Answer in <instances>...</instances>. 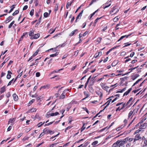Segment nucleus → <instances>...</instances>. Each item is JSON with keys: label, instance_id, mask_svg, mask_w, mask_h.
<instances>
[{"label": "nucleus", "instance_id": "nucleus-1", "mask_svg": "<svg viewBox=\"0 0 147 147\" xmlns=\"http://www.w3.org/2000/svg\"><path fill=\"white\" fill-rule=\"evenodd\" d=\"M127 140L124 139L122 140H119V147H124L125 144L127 143Z\"/></svg>", "mask_w": 147, "mask_h": 147}, {"label": "nucleus", "instance_id": "nucleus-2", "mask_svg": "<svg viewBox=\"0 0 147 147\" xmlns=\"http://www.w3.org/2000/svg\"><path fill=\"white\" fill-rule=\"evenodd\" d=\"M147 126V123H144L143 124H140L139 128L140 129H145Z\"/></svg>", "mask_w": 147, "mask_h": 147}, {"label": "nucleus", "instance_id": "nucleus-3", "mask_svg": "<svg viewBox=\"0 0 147 147\" xmlns=\"http://www.w3.org/2000/svg\"><path fill=\"white\" fill-rule=\"evenodd\" d=\"M132 100L133 98L132 97H131L130 98L129 100L127 102L126 104V106H127L129 105V107H130L132 103Z\"/></svg>", "mask_w": 147, "mask_h": 147}, {"label": "nucleus", "instance_id": "nucleus-4", "mask_svg": "<svg viewBox=\"0 0 147 147\" xmlns=\"http://www.w3.org/2000/svg\"><path fill=\"white\" fill-rule=\"evenodd\" d=\"M44 132L46 134H51V132H52V131L51 130H50L48 128H46L44 129L43 130Z\"/></svg>", "mask_w": 147, "mask_h": 147}, {"label": "nucleus", "instance_id": "nucleus-5", "mask_svg": "<svg viewBox=\"0 0 147 147\" xmlns=\"http://www.w3.org/2000/svg\"><path fill=\"white\" fill-rule=\"evenodd\" d=\"M68 90V89L67 90H65L63 92V93L59 96V98L60 99H63L65 98L66 91V90Z\"/></svg>", "mask_w": 147, "mask_h": 147}, {"label": "nucleus", "instance_id": "nucleus-6", "mask_svg": "<svg viewBox=\"0 0 147 147\" xmlns=\"http://www.w3.org/2000/svg\"><path fill=\"white\" fill-rule=\"evenodd\" d=\"M78 32V30L77 29H76L72 31L71 33L69 34V36H72L75 34V33H77Z\"/></svg>", "mask_w": 147, "mask_h": 147}, {"label": "nucleus", "instance_id": "nucleus-7", "mask_svg": "<svg viewBox=\"0 0 147 147\" xmlns=\"http://www.w3.org/2000/svg\"><path fill=\"white\" fill-rule=\"evenodd\" d=\"M15 119L14 118H11L9 119L8 121V124L9 123H11V125H13V122L15 121Z\"/></svg>", "mask_w": 147, "mask_h": 147}, {"label": "nucleus", "instance_id": "nucleus-8", "mask_svg": "<svg viewBox=\"0 0 147 147\" xmlns=\"http://www.w3.org/2000/svg\"><path fill=\"white\" fill-rule=\"evenodd\" d=\"M7 72L8 74L7 76V78L8 79H9L11 77V74H12V73L11 71H7Z\"/></svg>", "mask_w": 147, "mask_h": 147}, {"label": "nucleus", "instance_id": "nucleus-9", "mask_svg": "<svg viewBox=\"0 0 147 147\" xmlns=\"http://www.w3.org/2000/svg\"><path fill=\"white\" fill-rule=\"evenodd\" d=\"M110 2V1H109V2H107L106 3H105V5H106L105 7L104 6L103 8L104 9H105L109 7L111 5V3H109Z\"/></svg>", "mask_w": 147, "mask_h": 147}, {"label": "nucleus", "instance_id": "nucleus-10", "mask_svg": "<svg viewBox=\"0 0 147 147\" xmlns=\"http://www.w3.org/2000/svg\"><path fill=\"white\" fill-rule=\"evenodd\" d=\"M84 10H83L76 17V20H77L79 19H80L81 18L82 16V14L83 13Z\"/></svg>", "mask_w": 147, "mask_h": 147}, {"label": "nucleus", "instance_id": "nucleus-11", "mask_svg": "<svg viewBox=\"0 0 147 147\" xmlns=\"http://www.w3.org/2000/svg\"><path fill=\"white\" fill-rule=\"evenodd\" d=\"M13 18L12 16H10L7 18L5 22L6 23H7L9 22L10 21H11Z\"/></svg>", "mask_w": 147, "mask_h": 147}, {"label": "nucleus", "instance_id": "nucleus-12", "mask_svg": "<svg viewBox=\"0 0 147 147\" xmlns=\"http://www.w3.org/2000/svg\"><path fill=\"white\" fill-rule=\"evenodd\" d=\"M13 99L15 101H17L18 100V97L17 95L16 94H13Z\"/></svg>", "mask_w": 147, "mask_h": 147}, {"label": "nucleus", "instance_id": "nucleus-13", "mask_svg": "<svg viewBox=\"0 0 147 147\" xmlns=\"http://www.w3.org/2000/svg\"><path fill=\"white\" fill-rule=\"evenodd\" d=\"M119 140H118L116 142L114 143L112 147H116L117 146H119Z\"/></svg>", "mask_w": 147, "mask_h": 147}, {"label": "nucleus", "instance_id": "nucleus-14", "mask_svg": "<svg viewBox=\"0 0 147 147\" xmlns=\"http://www.w3.org/2000/svg\"><path fill=\"white\" fill-rule=\"evenodd\" d=\"M74 1V0H72V1L70 3L68 2L67 3L66 6V8L67 9H68L69 6H71V4L72 3H73Z\"/></svg>", "mask_w": 147, "mask_h": 147}, {"label": "nucleus", "instance_id": "nucleus-15", "mask_svg": "<svg viewBox=\"0 0 147 147\" xmlns=\"http://www.w3.org/2000/svg\"><path fill=\"white\" fill-rule=\"evenodd\" d=\"M102 87L103 89L106 90V91H107L108 89L109 88L108 86L105 85H102Z\"/></svg>", "mask_w": 147, "mask_h": 147}, {"label": "nucleus", "instance_id": "nucleus-16", "mask_svg": "<svg viewBox=\"0 0 147 147\" xmlns=\"http://www.w3.org/2000/svg\"><path fill=\"white\" fill-rule=\"evenodd\" d=\"M49 85H45L43 86H42L40 88V90L42 88H43L44 89H48L49 88Z\"/></svg>", "mask_w": 147, "mask_h": 147}, {"label": "nucleus", "instance_id": "nucleus-17", "mask_svg": "<svg viewBox=\"0 0 147 147\" xmlns=\"http://www.w3.org/2000/svg\"><path fill=\"white\" fill-rule=\"evenodd\" d=\"M34 31L33 30H31L29 33L28 35L30 36H32L33 35Z\"/></svg>", "mask_w": 147, "mask_h": 147}, {"label": "nucleus", "instance_id": "nucleus-18", "mask_svg": "<svg viewBox=\"0 0 147 147\" xmlns=\"http://www.w3.org/2000/svg\"><path fill=\"white\" fill-rule=\"evenodd\" d=\"M133 139L134 138H129L128 137H127L125 138L124 139V140L126 139V140H127V142L128 141L129 142H131L133 140Z\"/></svg>", "mask_w": 147, "mask_h": 147}, {"label": "nucleus", "instance_id": "nucleus-19", "mask_svg": "<svg viewBox=\"0 0 147 147\" xmlns=\"http://www.w3.org/2000/svg\"><path fill=\"white\" fill-rule=\"evenodd\" d=\"M40 36V34L39 33L35 34L34 36V39H37Z\"/></svg>", "mask_w": 147, "mask_h": 147}, {"label": "nucleus", "instance_id": "nucleus-20", "mask_svg": "<svg viewBox=\"0 0 147 147\" xmlns=\"http://www.w3.org/2000/svg\"><path fill=\"white\" fill-rule=\"evenodd\" d=\"M84 94L86 96L83 99H82V100L85 99L86 98H87L89 96V95L88 94L87 92H84Z\"/></svg>", "mask_w": 147, "mask_h": 147}, {"label": "nucleus", "instance_id": "nucleus-21", "mask_svg": "<svg viewBox=\"0 0 147 147\" xmlns=\"http://www.w3.org/2000/svg\"><path fill=\"white\" fill-rule=\"evenodd\" d=\"M118 63L117 61H114L112 63V66H115Z\"/></svg>", "mask_w": 147, "mask_h": 147}, {"label": "nucleus", "instance_id": "nucleus-22", "mask_svg": "<svg viewBox=\"0 0 147 147\" xmlns=\"http://www.w3.org/2000/svg\"><path fill=\"white\" fill-rule=\"evenodd\" d=\"M91 78V76H90L88 78L85 84V88H86V87L87 86L89 82V81L90 79Z\"/></svg>", "mask_w": 147, "mask_h": 147}, {"label": "nucleus", "instance_id": "nucleus-23", "mask_svg": "<svg viewBox=\"0 0 147 147\" xmlns=\"http://www.w3.org/2000/svg\"><path fill=\"white\" fill-rule=\"evenodd\" d=\"M102 18V17H101L100 18H97L94 21V26H95L96 25V23L98 21V20L100 19L101 18Z\"/></svg>", "mask_w": 147, "mask_h": 147}, {"label": "nucleus", "instance_id": "nucleus-24", "mask_svg": "<svg viewBox=\"0 0 147 147\" xmlns=\"http://www.w3.org/2000/svg\"><path fill=\"white\" fill-rule=\"evenodd\" d=\"M5 91V86H3L1 88V89L0 92L1 93L4 92Z\"/></svg>", "mask_w": 147, "mask_h": 147}, {"label": "nucleus", "instance_id": "nucleus-25", "mask_svg": "<svg viewBox=\"0 0 147 147\" xmlns=\"http://www.w3.org/2000/svg\"><path fill=\"white\" fill-rule=\"evenodd\" d=\"M59 113L58 112H56L55 113H52L51 114V116H54L57 115H58Z\"/></svg>", "mask_w": 147, "mask_h": 147}, {"label": "nucleus", "instance_id": "nucleus-26", "mask_svg": "<svg viewBox=\"0 0 147 147\" xmlns=\"http://www.w3.org/2000/svg\"><path fill=\"white\" fill-rule=\"evenodd\" d=\"M58 7H59L58 4H56V5L55 6V8H54V11H55V12L58 10Z\"/></svg>", "mask_w": 147, "mask_h": 147}, {"label": "nucleus", "instance_id": "nucleus-27", "mask_svg": "<svg viewBox=\"0 0 147 147\" xmlns=\"http://www.w3.org/2000/svg\"><path fill=\"white\" fill-rule=\"evenodd\" d=\"M133 113H134V111H131L129 112V113L128 116V118H130V117H131Z\"/></svg>", "mask_w": 147, "mask_h": 147}, {"label": "nucleus", "instance_id": "nucleus-28", "mask_svg": "<svg viewBox=\"0 0 147 147\" xmlns=\"http://www.w3.org/2000/svg\"><path fill=\"white\" fill-rule=\"evenodd\" d=\"M58 54H59L58 53L56 52L55 54L50 55V56L51 57H54L57 56Z\"/></svg>", "mask_w": 147, "mask_h": 147}, {"label": "nucleus", "instance_id": "nucleus-29", "mask_svg": "<svg viewBox=\"0 0 147 147\" xmlns=\"http://www.w3.org/2000/svg\"><path fill=\"white\" fill-rule=\"evenodd\" d=\"M95 81V80H94L92 79H91L90 82V84L91 86H92L94 84V82Z\"/></svg>", "mask_w": 147, "mask_h": 147}, {"label": "nucleus", "instance_id": "nucleus-30", "mask_svg": "<svg viewBox=\"0 0 147 147\" xmlns=\"http://www.w3.org/2000/svg\"><path fill=\"white\" fill-rule=\"evenodd\" d=\"M119 18H118V16H117V17H115V18L113 19V20L114 22H117V21H118V20L119 19Z\"/></svg>", "mask_w": 147, "mask_h": 147}, {"label": "nucleus", "instance_id": "nucleus-31", "mask_svg": "<svg viewBox=\"0 0 147 147\" xmlns=\"http://www.w3.org/2000/svg\"><path fill=\"white\" fill-rule=\"evenodd\" d=\"M49 15V14L46 12L44 14V17L45 18L48 17Z\"/></svg>", "mask_w": 147, "mask_h": 147}, {"label": "nucleus", "instance_id": "nucleus-32", "mask_svg": "<svg viewBox=\"0 0 147 147\" xmlns=\"http://www.w3.org/2000/svg\"><path fill=\"white\" fill-rule=\"evenodd\" d=\"M44 123H45V122H44L43 123L42 122L39 123L37 125L38 126V127H40L42 125H43Z\"/></svg>", "mask_w": 147, "mask_h": 147}, {"label": "nucleus", "instance_id": "nucleus-33", "mask_svg": "<svg viewBox=\"0 0 147 147\" xmlns=\"http://www.w3.org/2000/svg\"><path fill=\"white\" fill-rule=\"evenodd\" d=\"M98 141H95L94 142H93L92 143V145L94 146H95L97 144H98Z\"/></svg>", "mask_w": 147, "mask_h": 147}, {"label": "nucleus", "instance_id": "nucleus-34", "mask_svg": "<svg viewBox=\"0 0 147 147\" xmlns=\"http://www.w3.org/2000/svg\"><path fill=\"white\" fill-rule=\"evenodd\" d=\"M19 12V11L18 10H16L15 12L13 13L12 15L14 16L16 15L17 14H18Z\"/></svg>", "mask_w": 147, "mask_h": 147}, {"label": "nucleus", "instance_id": "nucleus-35", "mask_svg": "<svg viewBox=\"0 0 147 147\" xmlns=\"http://www.w3.org/2000/svg\"><path fill=\"white\" fill-rule=\"evenodd\" d=\"M34 12V9H32L30 13V15L31 16H32L33 15Z\"/></svg>", "mask_w": 147, "mask_h": 147}, {"label": "nucleus", "instance_id": "nucleus-36", "mask_svg": "<svg viewBox=\"0 0 147 147\" xmlns=\"http://www.w3.org/2000/svg\"><path fill=\"white\" fill-rule=\"evenodd\" d=\"M14 21H13L12 22L9 24V25L8 26V28H10L11 26H12V25L14 24Z\"/></svg>", "mask_w": 147, "mask_h": 147}, {"label": "nucleus", "instance_id": "nucleus-37", "mask_svg": "<svg viewBox=\"0 0 147 147\" xmlns=\"http://www.w3.org/2000/svg\"><path fill=\"white\" fill-rule=\"evenodd\" d=\"M126 88H123L122 90H121L118 91H117V92L122 93L123 92L125 91V90Z\"/></svg>", "mask_w": 147, "mask_h": 147}, {"label": "nucleus", "instance_id": "nucleus-38", "mask_svg": "<svg viewBox=\"0 0 147 147\" xmlns=\"http://www.w3.org/2000/svg\"><path fill=\"white\" fill-rule=\"evenodd\" d=\"M98 9L95 11L94 13L91 15L90 19L98 11Z\"/></svg>", "mask_w": 147, "mask_h": 147}, {"label": "nucleus", "instance_id": "nucleus-39", "mask_svg": "<svg viewBox=\"0 0 147 147\" xmlns=\"http://www.w3.org/2000/svg\"><path fill=\"white\" fill-rule=\"evenodd\" d=\"M135 137L136 138H138V140L141 138V137L140 136V135L139 134H137Z\"/></svg>", "mask_w": 147, "mask_h": 147}, {"label": "nucleus", "instance_id": "nucleus-40", "mask_svg": "<svg viewBox=\"0 0 147 147\" xmlns=\"http://www.w3.org/2000/svg\"><path fill=\"white\" fill-rule=\"evenodd\" d=\"M45 133V132H44V131H43V132L41 133V134H40L39 138L41 137H42L43 136Z\"/></svg>", "mask_w": 147, "mask_h": 147}, {"label": "nucleus", "instance_id": "nucleus-41", "mask_svg": "<svg viewBox=\"0 0 147 147\" xmlns=\"http://www.w3.org/2000/svg\"><path fill=\"white\" fill-rule=\"evenodd\" d=\"M71 127H72L71 126H68L65 129V132H66V131L67 130L70 129V128H71Z\"/></svg>", "mask_w": 147, "mask_h": 147}, {"label": "nucleus", "instance_id": "nucleus-42", "mask_svg": "<svg viewBox=\"0 0 147 147\" xmlns=\"http://www.w3.org/2000/svg\"><path fill=\"white\" fill-rule=\"evenodd\" d=\"M140 131H141V130L140 129H139L137 130H136L134 132V134H136L137 133H138Z\"/></svg>", "mask_w": 147, "mask_h": 147}, {"label": "nucleus", "instance_id": "nucleus-43", "mask_svg": "<svg viewBox=\"0 0 147 147\" xmlns=\"http://www.w3.org/2000/svg\"><path fill=\"white\" fill-rule=\"evenodd\" d=\"M111 100V99H110L109 100L107 101V102L105 103V104H106V103L107 104V106H108L109 105V103H110Z\"/></svg>", "mask_w": 147, "mask_h": 147}, {"label": "nucleus", "instance_id": "nucleus-44", "mask_svg": "<svg viewBox=\"0 0 147 147\" xmlns=\"http://www.w3.org/2000/svg\"><path fill=\"white\" fill-rule=\"evenodd\" d=\"M14 79H13L11 80L8 83L7 86H9L11 85V84L12 83V82L13 81Z\"/></svg>", "mask_w": 147, "mask_h": 147}, {"label": "nucleus", "instance_id": "nucleus-45", "mask_svg": "<svg viewBox=\"0 0 147 147\" xmlns=\"http://www.w3.org/2000/svg\"><path fill=\"white\" fill-rule=\"evenodd\" d=\"M39 52V51L38 50H37L36 52H35L34 53V54H33V56H34V57L36 56V55L38 53V52Z\"/></svg>", "mask_w": 147, "mask_h": 147}, {"label": "nucleus", "instance_id": "nucleus-46", "mask_svg": "<svg viewBox=\"0 0 147 147\" xmlns=\"http://www.w3.org/2000/svg\"><path fill=\"white\" fill-rule=\"evenodd\" d=\"M14 6V5H13L12 6V7H13L11 8L10 10L9 13L11 12L13 10V9L14 8V7H13V6Z\"/></svg>", "mask_w": 147, "mask_h": 147}, {"label": "nucleus", "instance_id": "nucleus-47", "mask_svg": "<svg viewBox=\"0 0 147 147\" xmlns=\"http://www.w3.org/2000/svg\"><path fill=\"white\" fill-rule=\"evenodd\" d=\"M36 110V108H32L31 109V112H35Z\"/></svg>", "mask_w": 147, "mask_h": 147}, {"label": "nucleus", "instance_id": "nucleus-48", "mask_svg": "<svg viewBox=\"0 0 147 147\" xmlns=\"http://www.w3.org/2000/svg\"><path fill=\"white\" fill-rule=\"evenodd\" d=\"M85 125V124H83V125L81 128V131L84 130V129L86 128L84 126Z\"/></svg>", "mask_w": 147, "mask_h": 147}, {"label": "nucleus", "instance_id": "nucleus-49", "mask_svg": "<svg viewBox=\"0 0 147 147\" xmlns=\"http://www.w3.org/2000/svg\"><path fill=\"white\" fill-rule=\"evenodd\" d=\"M102 38L101 37H99L97 39V41L98 42H100Z\"/></svg>", "mask_w": 147, "mask_h": 147}, {"label": "nucleus", "instance_id": "nucleus-50", "mask_svg": "<svg viewBox=\"0 0 147 147\" xmlns=\"http://www.w3.org/2000/svg\"><path fill=\"white\" fill-rule=\"evenodd\" d=\"M28 7L27 5H25V6H24V7L23 8V10H24L26 9H27Z\"/></svg>", "mask_w": 147, "mask_h": 147}, {"label": "nucleus", "instance_id": "nucleus-51", "mask_svg": "<svg viewBox=\"0 0 147 147\" xmlns=\"http://www.w3.org/2000/svg\"><path fill=\"white\" fill-rule=\"evenodd\" d=\"M35 100L34 99H32V100H30L29 102V104L30 105H31L32 103Z\"/></svg>", "mask_w": 147, "mask_h": 147}, {"label": "nucleus", "instance_id": "nucleus-52", "mask_svg": "<svg viewBox=\"0 0 147 147\" xmlns=\"http://www.w3.org/2000/svg\"><path fill=\"white\" fill-rule=\"evenodd\" d=\"M139 75L138 74H136L135 75V78L133 79V80H135L138 77H139Z\"/></svg>", "mask_w": 147, "mask_h": 147}, {"label": "nucleus", "instance_id": "nucleus-53", "mask_svg": "<svg viewBox=\"0 0 147 147\" xmlns=\"http://www.w3.org/2000/svg\"><path fill=\"white\" fill-rule=\"evenodd\" d=\"M40 74L39 72H37L36 73V76L37 77H38L40 76Z\"/></svg>", "mask_w": 147, "mask_h": 147}, {"label": "nucleus", "instance_id": "nucleus-54", "mask_svg": "<svg viewBox=\"0 0 147 147\" xmlns=\"http://www.w3.org/2000/svg\"><path fill=\"white\" fill-rule=\"evenodd\" d=\"M6 97L7 98L9 97L10 96V94L9 92H8L7 93V94L6 95Z\"/></svg>", "mask_w": 147, "mask_h": 147}, {"label": "nucleus", "instance_id": "nucleus-55", "mask_svg": "<svg viewBox=\"0 0 147 147\" xmlns=\"http://www.w3.org/2000/svg\"><path fill=\"white\" fill-rule=\"evenodd\" d=\"M125 38V36H121L120 38L117 41L118 42V41H120V40H121L123 38Z\"/></svg>", "mask_w": 147, "mask_h": 147}, {"label": "nucleus", "instance_id": "nucleus-56", "mask_svg": "<svg viewBox=\"0 0 147 147\" xmlns=\"http://www.w3.org/2000/svg\"><path fill=\"white\" fill-rule=\"evenodd\" d=\"M125 106H126V104H125V103H123L122 105V107L121 108V109H123L125 107Z\"/></svg>", "mask_w": 147, "mask_h": 147}, {"label": "nucleus", "instance_id": "nucleus-57", "mask_svg": "<svg viewBox=\"0 0 147 147\" xmlns=\"http://www.w3.org/2000/svg\"><path fill=\"white\" fill-rule=\"evenodd\" d=\"M51 2V0H47L46 3L47 4H49Z\"/></svg>", "mask_w": 147, "mask_h": 147}, {"label": "nucleus", "instance_id": "nucleus-58", "mask_svg": "<svg viewBox=\"0 0 147 147\" xmlns=\"http://www.w3.org/2000/svg\"><path fill=\"white\" fill-rule=\"evenodd\" d=\"M12 128V127L11 126H9L7 128V130L8 131H10Z\"/></svg>", "mask_w": 147, "mask_h": 147}, {"label": "nucleus", "instance_id": "nucleus-59", "mask_svg": "<svg viewBox=\"0 0 147 147\" xmlns=\"http://www.w3.org/2000/svg\"><path fill=\"white\" fill-rule=\"evenodd\" d=\"M83 109L84 110H85L88 113V111L86 107H83Z\"/></svg>", "mask_w": 147, "mask_h": 147}, {"label": "nucleus", "instance_id": "nucleus-60", "mask_svg": "<svg viewBox=\"0 0 147 147\" xmlns=\"http://www.w3.org/2000/svg\"><path fill=\"white\" fill-rule=\"evenodd\" d=\"M131 145L130 143H128L126 145L125 147H130Z\"/></svg>", "mask_w": 147, "mask_h": 147}, {"label": "nucleus", "instance_id": "nucleus-61", "mask_svg": "<svg viewBox=\"0 0 147 147\" xmlns=\"http://www.w3.org/2000/svg\"><path fill=\"white\" fill-rule=\"evenodd\" d=\"M135 53L134 52H132L130 55V57H132L134 55Z\"/></svg>", "mask_w": 147, "mask_h": 147}, {"label": "nucleus", "instance_id": "nucleus-62", "mask_svg": "<svg viewBox=\"0 0 147 147\" xmlns=\"http://www.w3.org/2000/svg\"><path fill=\"white\" fill-rule=\"evenodd\" d=\"M99 57V55L98 54V53H96L94 56V57L95 58L97 57Z\"/></svg>", "mask_w": 147, "mask_h": 147}, {"label": "nucleus", "instance_id": "nucleus-63", "mask_svg": "<svg viewBox=\"0 0 147 147\" xmlns=\"http://www.w3.org/2000/svg\"><path fill=\"white\" fill-rule=\"evenodd\" d=\"M5 75V73L4 72H2L1 74V77H2L3 76Z\"/></svg>", "mask_w": 147, "mask_h": 147}, {"label": "nucleus", "instance_id": "nucleus-64", "mask_svg": "<svg viewBox=\"0 0 147 147\" xmlns=\"http://www.w3.org/2000/svg\"><path fill=\"white\" fill-rule=\"evenodd\" d=\"M115 7H113L112 9V10L110 11V13H112L113 12L114 10L115 9Z\"/></svg>", "mask_w": 147, "mask_h": 147}]
</instances>
